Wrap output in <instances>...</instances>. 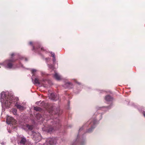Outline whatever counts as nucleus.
Here are the masks:
<instances>
[{"label": "nucleus", "instance_id": "f257e3e1", "mask_svg": "<svg viewBox=\"0 0 145 145\" xmlns=\"http://www.w3.org/2000/svg\"><path fill=\"white\" fill-rule=\"evenodd\" d=\"M1 94L2 95V99H3V97L5 96V99L3 101V103H4L6 107L8 108H9L10 107L11 104L14 102L13 101V97L11 96L9 99L8 97H6L5 95H4L3 96L2 95L3 93H2Z\"/></svg>", "mask_w": 145, "mask_h": 145}, {"label": "nucleus", "instance_id": "f03ea898", "mask_svg": "<svg viewBox=\"0 0 145 145\" xmlns=\"http://www.w3.org/2000/svg\"><path fill=\"white\" fill-rule=\"evenodd\" d=\"M15 61L12 59L6 60L4 63L5 67L7 68L11 69L13 65V63Z\"/></svg>", "mask_w": 145, "mask_h": 145}, {"label": "nucleus", "instance_id": "7ed1b4c3", "mask_svg": "<svg viewBox=\"0 0 145 145\" xmlns=\"http://www.w3.org/2000/svg\"><path fill=\"white\" fill-rule=\"evenodd\" d=\"M58 122H55L56 121H54V126H48L46 130L48 132H50L52 131L53 130H55L57 129V128L56 127H55V126H58L59 125V120H58Z\"/></svg>", "mask_w": 145, "mask_h": 145}, {"label": "nucleus", "instance_id": "20e7f679", "mask_svg": "<svg viewBox=\"0 0 145 145\" xmlns=\"http://www.w3.org/2000/svg\"><path fill=\"white\" fill-rule=\"evenodd\" d=\"M56 141L54 138H49L46 140L45 144L46 145H55L56 144Z\"/></svg>", "mask_w": 145, "mask_h": 145}, {"label": "nucleus", "instance_id": "39448f33", "mask_svg": "<svg viewBox=\"0 0 145 145\" xmlns=\"http://www.w3.org/2000/svg\"><path fill=\"white\" fill-rule=\"evenodd\" d=\"M6 122L8 124H13L15 123V120L13 117L8 116L7 118Z\"/></svg>", "mask_w": 145, "mask_h": 145}, {"label": "nucleus", "instance_id": "423d86ee", "mask_svg": "<svg viewBox=\"0 0 145 145\" xmlns=\"http://www.w3.org/2000/svg\"><path fill=\"white\" fill-rule=\"evenodd\" d=\"M105 99L107 101H111L113 100L112 98L110 95H107L105 97Z\"/></svg>", "mask_w": 145, "mask_h": 145}, {"label": "nucleus", "instance_id": "0eeeda50", "mask_svg": "<svg viewBox=\"0 0 145 145\" xmlns=\"http://www.w3.org/2000/svg\"><path fill=\"white\" fill-rule=\"evenodd\" d=\"M50 96L52 98V99L56 101L58 99V97L57 96H56L53 93H51Z\"/></svg>", "mask_w": 145, "mask_h": 145}, {"label": "nucleus", "instance_id": "6e6552de", "mask_svg": "<svg viewBox=\"0 0 145 145\" xmlns=\"http://www.w3.org/2000/svg\"><path fill=\"white\" fill-rule=\"evenodd\" d=\"M26 138L24 137H21V140L20 141V143L23 145H24L26 142Z\"/></svg>", "mask_w": 145, "mask_h": 145}, {"label": "nucleus", "instance_id": "1a4fd4ad", "mask_svg": "<svg viewBox=\"0 0 145 145\" xmlns=\"http://www.w3.org/2000/svg\"><path fill=\"white\" fill-rule=\"evenodd\" d=\"M15 106L20 110H23L24 109V107L23 106H22L18 104H16Z\"/></svg>", "mask_w": 145, "mask_h": 145}, {"label": "nucleus", "instance_id": "9d476101", "mask_svg": "<svg viewBox=\"0 0 145 145\" xmlns=\"http://www.w3.org/2000/svg\"><path fill=\"white\" fill-rule=\"evenodd\" d=\"M54 77L56 80H59L61 79L60 76L56 73H55L54 74Z\"/></svg>", "mask_w": 145, "mask_h": 145}, {"label": "nucleus", "instance_id": "9b49d317", "mask_svg": "<svg viewBox=\"0 0 145 145\" xmlns=\"http://www.w3.org/2000/svg\"><path fill=\"white\" fill-rule=\"evenodd\" d=\"M65 85L67 88H71L72 87V84L70 82L67 83L65 84Z\"/></svg>", "mask_w": 145, "mask_h": 145}, {"label": "nucleus", "instance_id": "f8f14e48", "mask_svg": "<svg viewBox=\"0 0 145 145\" xmlns=\"http://www.w3.org/2000/svg\"><path fill=\"white\" fill-rule=\"evenodd\" d=\"M33 136L34 137V138H35V139H36V137L37 136H38L39 137V133H33Z\"/></svg>", "mask_w": 145, "mask_h": 145}, {"label": "nucleus", "instance_id": "ddd939ff", "mask_svg": "<svg viewBox=\"0 0 145 145\" xmlns=\"http://www.w3.org/2000/svg\"><path fill=\"white\" fill-rule=\"evenodd\" d=\"M27 127L30 130H32L33 129V126L32 125H30L28 124L27 125Z\"/></svg>", "mask_w": 145, "mask_h": 145}, {"label": "nucleus", "instance_id": "4468645a", "mask_svg": "<svg viewBox=\"0 0 145 145\" xmlns=\"http://www.w3.org/2000/svg\"><path fill=\"white\" fill-rule=\"evenodd\" d=\"M34 109L37 111H40L42 110L41 108L39 107H34Z\"/></svg>", "mask_w": 145, "mask_h": 145}, {"label": "nucleus", "instance_id": "2eb2a0df", "mask_svg": "<svg viewBox=\"0 0 145 145\" xmlns=\"http://www.w3.org/2000/svg\"><path fill=\"white\" fill-rule=\"evenodd\" d=\"M34 81L35 84H40V83L39 80L37 78H35Z\"/></svg>", "mask_w": 145, "mask_h": 145}, {"label": "nucleus", "instance_id": "dca6fc26", "mask_svg": "<svg viewBox=\"0 0 145 145\" xmlns=\"http://www.w3.org/2000/svg\"><path fill=\"white\" fill-rule=\"evenodd\" d=\"M48 67L49 68L53 70L54 68V66L52 65H48Z\"/></svg>", "mask_w": 145, "mask_h": 145}, {"label": "nucleus", "instance_id": "f3484780", "mask_svg": "<svg viewBox=\"0 0 145 145\" xmlns=\"http://www.w3.org/2000/svg\"><path fill=\"white\" fill-rule=\"evenodd\" d=\"M94 127H93L92 126L90 129H89L88 131V132H91L92 130V129H94Z\"/></svg>", "mask_w": 145, "mask_h": 145}, {"label": "nucleus", "instance_id": "a211bd4d", "mask_svg": "<svg viewBox=\"0 0 145 145\" xmlns=\"http://www.w3.org/2000/svg\"><path fill=\"white\" fill-rule=\"evenodd\" d=\"M51 56L53 57H55V54L54 53L52 52H51Z\"/></svg>", "mask_w": 145, "mask_h": 145}, {"label": "nucleus", "instance_id": "6ab92c4d", "mask_svg": "<svg viewBox=\"0 0 145 145\" xmlns=\"http://www.w3.org/2000/svg\"><path fill=\"white\" fill-rule=\"evenodd\" d=\"M77 139L76 140V141L74 142V143L72 145H76L78 143V141H77Z\"/></svg>", "mask_w": 145, "mask_h": 145}, {"label": "nucleus", "instance_id": "aec40b11", "mask_svg": "<svg viewBox=\"0 0 145 145\" xmlns=\"http://www.w3.org/2000/svg\"><path fill=\"white\" fill-rule=\"evenodd\" d=\"M14 56V53H12L11 54V57H13Z\"/></svg>", "mask_w": 145, "mask_h": 145}, {"label": "nucleus", "instance_id": "412c9836", "mask_svg": "<svg viewBox=\"0 0 145 145\" xmlns=\"http://www.w3.org/2000/svg\"><path fill=\"white\" fill-rule=\"evenodd\" d=\"M36 71V70L35 69H33L32 70V73H33Z\"/></svg>", "mask_w": 145, "mask_h": 145}, {"label": "nucleus", "instance_id": "4be33fe9", "mask_svg": "<svg viewBox=\"0 0 145 145\" xmlns=\"http://www.w3.org/2000/svg\"><path fill=\"white\" fill-rule=\"evenodd\" d=\"M144 116V117H145V111H143L142 112Z\"/></svg>", "mask_w": 145, "mask_h": 145}, {"label": "nucleus", "instance_id": "5701e85b", "mask_svg": "<svg viewBox=\"0 0 145 145\" xmlns=\"http://www.w3.org/2000/svg\"><path fill=\"white\" fill-rule=\"evenodd\" d=\"M53 61L54 62H55L56 61L55 57H53Z\"/></svg>", "mask_w": 145, "mask_h": 145}, {"label": "nucleus", "instance_id": "b1692460", "mask_svg": "<svg viewBox=\"0 0 145 145\" xmlns=\"http://www.w3.org/2000/svg\"><path fill=\"white\" fill-rule=\"evenodd\" d=\"M41 50H43V51H44L45 50L44 49L43 47L41 48Z\"/></svg>", "mask_w": 145, "mask_h": 145}, {"label": "nucleus", "instance_id": "393cba45", "mask_svg": "<svg viewBox=\"0 0 145 145\" xmlns=\"http://www.w3.org/2000/svg\"><path fill=\"white\" fill-rule=\"evenodd\" d=\"M32 50H35V47L34 46H33Z\"/></svg>", "mask_w": 145, "mask_h": 145}, {"label": "nucleus", "instance_id": "a878e982", "mask_svg": "<svg viewBox=\"0 0 145 145\" xmlns=\"http://www.w3.org/2000/svg\"><path fill=\"white\" fill-rule=\"evenodd\" d=\"M29 44L31 45H33V43L31 42H30L29 43Z\"/></svg>", "mask_w": 145, "mask_h": 145}, {"label": "nucleus", "instance_id": "bb28decb", "mask_svg": "<svg viewBox=\"0 0 145 145\" xmlns=\"http://www.w3.org/2000/svg\"><path fill=\"white\" fill-rule=\"evenodd\" d=\"M83 129V128H80L79 130V132H80V131H81Z\"/></svg>", "mask_w": 145, "mask_h": 145}, {"label": "nucleus", "instance_id": "cd10ccee", "mask_svg": "<svg viewBox=\"0 0 145 145\" xmlns=\"http://www.w3.org/2000/svg\"><path fill=\"white\" fill-rule=\"evenodd\" d=\"M84 142H83V144H82V142H81V143H80V145H83Z\"/></svg>", "mask_w": 145, "mask_h": 145}, {"label": "nucleus", "instance_id": "c85d7f7f", "mask_svg": "<svg viewBox=\"0 0 145 145\" xmlns=\"http://www.w3.org/2000/svg\"><path fill=\"white\" fill-rule=\"evenodd\" d=\"M14 112H15L16 113V110H14Z\"/></svg>", "mask_w": 145, "mask_h": 145}, {"label": "nucleus", "instance_id": "c756f323", "mask_svg": "<svg viewBox=\"0 0 145 145\" xmlns=\"http://www.w3.org/2000/svg\"><path fill=\"white\" fill-rule=\"evenodd\" d=\"M110 106H106V107L107 108H108Z\"/></svg>", "mask_w": 145, "mask_h": 145}, {"label": "nucleus", "instance_id": "7c9ffc66", "mask_svg": "<svg viewBox=\"0 0 145 145\" xmlns=\"http://www.w3.org/2000/svg\"><path fill=\"white\" fill-rule=\"evenodd\" d=\"M43 145H46V144L44 143Z\"/></svg>", "mask_w": 145, "mask_h": 145}]
</instances>
